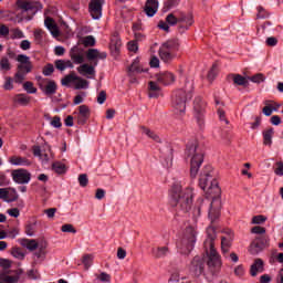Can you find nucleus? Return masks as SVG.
Segmentation results:
<instances>
[{"label":"nucleus","instance_id":"nucleus-27","mask_svg":"<svg viewBox=\"0 0 283 283\" xmlns=\"http://www.w3.org/2000/svg\"><path fill=\"white\" fill-rule=\"evenodd\" d=\"M151 253L154 258H157V259L166 258V255H169V248L167 247L153 248Z\"/></svg>","mask_w":283,"mask_h":283},{"label":"nucleus","instance_id":"nucleus-13","mask_svg":"<svg viewBox=\"0 0 283 283\" xmlns=\"http://www.w3.org/2000/svg\"><path fill=\"white\" fill-rule=\"evenodd\" d=\"M233 232L231 230H224L223 235L221 237V251L223 255L227 258L229 254V249H231V244L233 243Z\"/></svg>","mask_w":283,"mask_h":283},{"label":"nucleus","instance_id":"nucleus-57","mask_svg":"<svg viewBox=\"0 0 283 283\" xmlns=\"http://www.w3.org/2000/svg\"><path fill=\"white\" fill-rule=\"evenodd\" d=\"M78 182L82 187H87V182H90V180L87 179V175L86 174L80 175Z\"/></svg>","mask_w":283,"mask_h":283},{"label":"nucleus","instance_id":"nucleus-15","mask_svg":"<svg viewBox=\"0 0 283 283\" xmlns=\"http://www.w3.org/2000/svg\"><path fill=\"white\" fill-rule=\"evenodd\" d=\"M32 72V64L18 65V71L14 74V83L21 85L25 81V76Z\"/></svg>","mask_w":283,"mask_h":283},{"label":"nucleus","instance_id":"nucleus-59","mask_svg":"<svg viewBox=\"0 0 283 283\" xmlns=\"http://www.w3.org/2000/svg\"><path fill=\"white\" fill-rule=\"evenodd\" d=\"M105 101H107V93H105V91H101L97 96V103L99 105H103V103H105Z\"/></svg>","mask_w":283,"mask_h":283},{"label":"nucleus","instance_id":"nucleus-36","mask_svg":"<svg viewBox=\"0 0 283 283\" xmlns=\"http://www.w3.org/2000/svg\"><path fill=\"white\" fill-rule=\"evenodd\" d=\"M0 70L2 72H10L12 70V65L10 64V60L8 57H2L0 61Z\"/></svg>","mask_w":283,"mask_h":283},{"label":"nucleus","instance_id":"nucleus-61","mask_svg":"<svg viewBox=\"0 0 283 283\" xmlns=\"http://www.w3.org/2000/svg\"><path fill=\"white\" fill-rule=\"evenodd\" d=\"M97 280H99L101 282H111L112 276L105 272H102L98 276Z\"/></svg>","mask_w":283,"mask_h":283},{"label":"nucleus","instance_id":"nucleus-47","mask_svg":"<svg viewBox=\"0 0 283 283\" xmlns=\"http://www.w3.org/2000/svg\"><path fill=\"white\" fill-rule=\"evenodd\" d=\"M23 90H25L28 94H36V87H34V84L32 82H25L23 84Z\"/></svg>","mask_w":283,"mask_h":283},{"label":"nucleus","instance_id":"nucleus-51","mask_svg":"<svg viewBox=\"0 0 283 283\" xmlns=\"http://www.w3.org/2000/svg\"><path fill=\"white\" fill-rule=\"evenodd\" d=\"M179 3L180 0H167L164 6L166 10H171V8H176Z\"/></svg>","mask_w":283,"mask_h":283},{"label":"nucleus","instance_id":"nucleus-7","mask_svg":"<svg viewBox=\"0 0 283 283\" xmlns=\"http://www.w3.org/2000/svg\"><path fill=\"white\" fill-rule=\"evenodd\" d=\"M180 48V42L178 39H170L161 44L159 48V56L164 63H169L176 56Z\"/></svg>","mask_w":283,"mask_h":283},{"label":"nucleus","instance_id":"nucleus-3","mask_svg":"<svg viewBox=\"0 0 283 283\" xmlns=\"http://www.w3.org/2000/svg\"><path fill=\"white\" fill-rule=\"evenodd\" d=\"M185 158L186 160H190V177L196 178L200 167L202 166V163H205V153L198 145V140L192 139L187 143L185 149Z\"/></svg>","mask_w":283,"mask_h":283},{"label":"nucleus","instance_id":"nucleus-45","mask_svg":"<svg viewBox=\"0 0 283 283\" xmlns=\"http://www.w3.org/2000/svg\"><path fill=\"white\" fill-rule=\"evenodd\" d=\"M11 39H25V34L21 29H11Z\"/></svg>","mask_w":283,"mask_h":283},{"label":"nucleus","instance_id":"nucleus-56","mask_svg":"<svg viewBox=\"0 0 283 283\" xmlns=\"http://www.w3.org/2000/svg\"><path fill=\"white\" fill-rule=\"evenodd\" d=\"M268 17H269V13H266V10H264V8H262V7H258L256 18L258 19H266Z\"/></svg>","mask_w":283,"mask_h":283},{"label":"nucleus","instance_id":"nucleus-5","mask_svg":"<svg viewBox=\"0 0 283 283\" xmlns=\"http://www.w3.org/2000/svg\"><path fill=\"white\" fill-rule=\"evenodd\" d=\"M193 98V83L186 81L185 87L178 90L172 95V107L176 114H185L187 102Z\"/></svg>","mask_w":283,"mask_h":283},{"label":"nucleus","instance_id":"nucleus-54","mask_svg":"<svg viewBox=\"0 0 283 283\" xmlns=\"http://www.w3.org/2000/svg\"><path fill=\"white\" fill-rule=\"evenodd\" d=\"M12 255H13V258H17L18 260H23V258H25V254L19 248H15L12 250Z\"/></svg>","mask_w":283,"mask_h":283},{"label":"nucleus","instance_id":"nucleus-14","mask_svg":"<svg viewBox=\"0 0 283 283\" xmlns=\"http://www.w3.org/2000/svg\"><path fill=\"white\" fill-rule=\"evenodd\" d=\"M87 61H93L94 67L98 65V61H105L107 59V52H101L98 49H88L86 52Z\"/></svg>","mask_w":283,"mask_h":283},{"label":"nucleus","instance_id":"nucleus-32","mask_svg":"<svg viewBox=\"0 0 283 283\" xmlns=\"http://www.w3.org/2000/svg\"><path fill=\"white\" fill-rule=\"evenodd\" d=\"M273 128L263 132V144L271 146L273 144Z\"/></svg>","mask_w":283,"mask_h":283},{"label":"nucleus","instance_id":"nucleus-30","mask_svg":"<svg viewBox=\"0 0 283 283\" xmlns=\"http://www.w3.org/2000/svg\"><path fill=\"white\" fill-rule=\"evenodd\" d=\"M77 72L80 74H88V76H94L96 74L94 66L90 64H82L77 67Z\"/></svg>","mask_w":283,"mask_h":283},{"label":"nucleus","instance_id":"nucleus-25","mask_svg":"<svg viewBox=\"0 0 283 283\" xmlns=\"http://www.w3.org/2000/svg\"><path fill=\"white\" fill-rule=\"evenodd\" d=\"M123 45V42L120 41V38H118V33H114L111 39V50L115 54H118L120 52V46Z\"/></svg>","mask_w":283,"mask_h":283},{"label":"nucleus","instance_id":"nucleus-28","mask_svg":"<svg viewBox=\"0 0 283 283\" xmlns=\"http://www.w3.org/2000/svg\"><path fill=\"white\" fill-rule=\"evenodd\" d=\"M143 72H147V70L142 69L140 62L135 60L128 69V76H132L133 74H140Z\"/></svg>","mask_w":283,"mask_h":283},{"label":"nucleus","instance_id":"nucleus-38","mask_svg":"<svg viewBox=\"0 0 283 283\" xmlns=\"http://www.w3.org/2000/svg\"><path fill=\"white\" fill-rule=\"evenodd\" d=\"M84 48H94L96 45V39L93 35H87L82 40Z\"/></svg>","mask_w":283,"mask_h":283},{"label":"nucleus","instance_id":"nucleus-22","mask_svg":"<svg viewBox=\"0 0 283 283\" xmlns=\"http://www.w3.org/2000/svg\"><path fill=\"white\" fill-rule=\"evenodd\" d=\"M44 25L51 32L52 36H60L61 32L59 31V27L56 25V22H54V19L46 18L44 20Z\"/></svg>","mask_w":283,"mask_h":283},{"label":"nucleus","instance_id":"nucleus-35","mask_svg":"<svg viewBox=\"0 0 283 283\" xmlns=\"http://www.w3.org/2000/svg\"><path fill=\"white\" fill-rule=\"evenodd\" d=\"M179 23H186L188 28L193 25V15L191 13L181 14L179 18Z\"/></svg>","mask_w":283,"mask_h":283},{"label":"nucleus","instance_id":"nucleus-31","mask_svg":"<svg viewBox=\"0 0 283 283\" xmlns=\"http://www.w3.org/2000/svg\"><path fill=\"white\" fill-rule=\"evenodd\" d=\"M140 132L142 134H145L146 136H148V138H151L153 140H155V143H160V137L156 135V133H154L151 129L145 126H140Z\"/></svg>","mask_w":283,"mask_h":283},{"label":"nucleus","instance_id":"nucleus-24","mask_svg":"<svg viewBox=\"0 0 283 283\" xmlns=\"http://www.w3.org/2000/svg\"><path fill=\"white\" fill-rule=\"evenodd\" d=\"M264 272V261L262 259L254 260V263L251 265L250 273L252 277H255L258 273Z\"/></svg>","mask_w":283,"mask_h":283},{"label":"nucleus","instance_id":"nucleus-9","mask_svg":"<svg viewBox=\"0 0 283 283\" xmlns=\"http://www.w3.org/2000/svg\"><path fill=\"white\" fill-rule=\"evenodd\" d=\"M17 6L20 10L27 12V14H31V17H34L43 8L41 2L34 0H17Z\"/></svg>","mask_w":283,"mask_h":283},{"label":"nucleus","instance_id":"nucleus-17","mask_svg":"<svg viewBox=\"0 0 283 283\" xmlns=\"http://www.w3.org/2000/svg\"><path fill=\"white\" fill-rule=\"evenodd\" d=\"M269 244V240H266V237H260L256 238L250 245V253L251 255H258L264 247Z\"/></svg>","mask_w":283,"mask_h":283},{"label":"nucleus","instance_id":"nucleus-50","mask_svg":"<svg viewBox=\"0 0 283 283\" xmlns=\"http://www.w3.org/2000/svg\"><path fill=\"white\" fill-rule=\"evenodd\" d=\"M61 231L63 233H76V229L70 223L62 226Z\"/></svg>","mask_w":283,"mask_h":283},{"label":"nucleus","instance_id":"nucleus-39","mask_svg":"<svg viewBox=\"0 0 283 283\" xmlns=\"http://www.w3.org/2000/svg\"><path fill=\"white\" fill-rule=\"evenodd\" d=\"M14 101L20 105H28V103H30V97L25 94H17Z\"/></svg>","mask_w":283,"mask_h":283},{"label":"nucleus","instance_id":"nucleus-10","mask_svg":"<svg viewBox=\"0 0 283 283\" xmlns=\"http://www.w3.org/2000/svg\"><path fill=\"white\" fill-rule=\"evenodd\" d=\"M207 107V103L200 98L197 97L193 102V109H195V116L197 118V123L199 127H202L205 125V109Z\"/></svg>","mask_w":283,"mask_h":283},{"label":"nucleus","instance_id":"nucleus-6","mask_svg":"<svg viewBox=\"0 0 283 283\" xmlns=\"http://www.w3.org/2000/svg\"><path fill=\"white\" fill-rule=\"evenodd\" d=\"M198 231H196V228L191 226L186 228L182 238L177 242V249L181 255H189L193 251Z\"/></svg>","mask_w":283,"mask_h":283},{"label":"nucleus","instance_id":"nucleus-29","mask_svg":"<svg viewBox=\"0 0 283 283\" xmlns=\"http://www.w3.org/2000/svg\"><path fill=\"white\" fill-rule=\"evenodd\" d=\"M148 96L149 98H158V92H160V86L154 81L148 83Z\"/></svg>","mask_w":283,"mask_h":283},{"label":"nucleus","instance_id":"nucleus-42","mask_svg":"<svg viewBox=\"0 0 283 283\" xmlns=\"http://www.w3.org/2000/svg\"><path fill=\"white\" fill-rule=\"evenodd\" d=\"M217 76H218V65L213 64L211 70L208 72V81L212 83V81H216Z\"/></svg>","mask_w":283,"mask_h":283},{"label":"nucleus","instance_id":"nucleus-49","mask_svg":"<svg viewBox=\"0 0 283 283\" xmlns=\"http://www.w3.org/2000/svg\"><path fill=\"white\" fill-rule=\"evenodd\" d=\"M166 22L168 23V25H176V23L180 22V19L176 18L174 13H169L166 17Z\"/></svg>","mask_w":283,"mask_h":283},{"label":"nucleus","instance_id":"nucleus-53","mask_svg":"<svg viewBox=\"0 0 283 283\" xmlns=\"http://www.w3.org/2000/svg\"><path fill=\"white\" fill-rule=\"evenodd\" d=\"M43 74L44 76H52V74H54V65L48 64L46 66H44Z\"/></svg>","mask_w":283,"mask_h":283},{"label":"nucleus","instance_id":"nucleus-40","mask_svg":"<svg viewBox=\"0 0 283 283\" xmlns=\"http://www.w3.org/2000/svg\"><path fill=\"white\" fill-rule=\"evenodd\" d=\"M13 83H14V77L13 78L10 76L4 77L3 90H6L7 92L14 90Z\"/></svg>","mask_w":283,"mask_h":283},{"label":"nucleus","instance_id":"nucleus-58","mask_svg":"<svg viewBox=\"0 0 283 283\" xmlns=\"http://www.w3.org/2000/svg\"><path fill=\"white\" fill-rule=\"evenodd\" d=\"M51 125H52V127H55L56 129H59V127H62L63 124L61 123V117L54 116L53 119L51 120Z\"/></svg>","mask_w":283,"mask_h":283},{"label":"nucleus","instance_id":"nucleus-43","mask_svg":"<svg viewBox=\"0 0 283 283\" xmlns=\"http://www.w3.org/2000/svg\"><path fill=\"white\" fill-rule=\"evenodd\" d=\"M172 163H174V153L171 149H168V156L165 157V161L163 163V165H164V167L169 169V167H171Z\"/></svg>","mask_w":283,"mask_h":283},{"label":"nucleus","instance_id":"nucleus-4","mask_svg":"<svg viewBox=\"0 0 283 283\" xmlns=\"http://www.w3.org/2000/svg\"><path fill=\"white\" fill-rule=\"evenodd\" d=\"M199 187L210 196V198H218L220 196V186L216 179V171L211 166H206L199 177Z\"/></svg>","mask_w":283,"mask_h":283},{"label":"nucleus","instance_id":"nucleus-18","mask_svg":"<svg viewBox=\"0 0 283 283\" xmlns=\"http://www.w3.org/2000/svg\"><path fill=\"white\" fill-rule=\"evenodd\" d=\"M70 56L74 63L81 64L85 63V56L83 55V50L78 46H73L70 51Z\"/></svg>","mask_w":283,"mask_h":283},{"label":"nucleus","instance_id":"nucleus-48","mask_svg":"<svg viewBox=\"0 0 283 283\" xmlns=\"http://www.w3.org/2000/svg\"><path fill=\"white\" fill-rule=\"evenodd\" d=\"M17 61L20 63L19 65H32L28 55L20 54L18 55Z\"/></svg>","mask_w":283,"mask_h":283},{"label":"nucleus","instance_id":"nucleus-37","mask_svg":"<svg viewBox=\"0 0 283 283\" xmlns=\"http://www.w3.org/2000/svg\"><path fill=\"white\" fill-rule=\"evenodd\" d=\"M76 73L75 72H71L69 75L64 76V78H62V85L67 86L70 85V83H74V81H76Z\"/></svg>","mask_w":283,"mask_h":283},{"label":"nucleus","instance_id":"nucleus-26","mask_svg":"<svg viewBox=\"0 0 283 283\" xmlns=\"http://www.w3.org/2000/svg\"><path fill=\"white\" fill-rule=\"evenodd\" d=\"M229 78H232L234 85H240L242 87L249 86V80L240 74H230Z\"/></svg>","mask_w":283,"mask_h":283},{"label":"nucleus","instance_id":"nucleus-52","mask_svg":"<svg viewBox=\"0 0 283 283\" xmlns=\"http://www.w3.org/2000/svg\"><path fill=\"white\" fill-rule=\"evenodd\" d=\"M249 80L252 82V83H263L264 81V75L262 73H258L251 77H249Z\"/></svg>","mask_w":283,"mask_h":283},{"label":"nucleus","instance_id":"nucleus-41","mask_svg":"<svg viewBox=\"0 0 283 283\" xmlns=\"http://www.w3.org/2000/svg\"><path fill=\"white\" fill-rule=\"evenodd\" d=\"M34 39H35V42L41 44L43 43V39H45V31L41 30V29H36L34 31Z\"/></svg>","mask_w":283,"mask_h":283},{"label":"nucleus","instance_id":"nucleus-60","mask_svg":"<svg viewBox=\"0 0 283 283\" xmlns=\"http://www.w3.org/2000/svg\"><path fill=\"white\" fill-rule=\"evenodd\" d=\"M55 67L56 70H59L60 72H64L65 69V60H56L55 61Z\"/></svg>","mask_w":283,"mask_h":283},{"label":"nucleus","instance_id":"nucleus-8","mask_svg":"<svg viewBox=\"0 0 283 283\" xmlns=\"http://www.w3.org/2000/svg\"><path fill=\"white\" fill-rule=\"evenodd\" d=\"M21 244L22 247H27L29 251H36V249H39V251L34 253L38 260L45 258V249L48 247V243H45L44 241L39 243L34 239H23L21 241Z\"/></svg>","mask_w":283,"mask_h":283},{"label":"nucleus","instance_id":"nucleus-33","mask_svg":"<svg viewBox=\"0 0 283 283\" xmlns=\"http://www.w3.org/2000/svg\"><path fill=\"white\" fill-rule=\"evenodd\" d=\"M87 87H90V82L76 75L75 90H87Z\"/></svg>","mask_w":283,"mask_h":283},{"label":"nucleus","instance_id":"nucleus-34","mask_svg":"<svg viewBox=\"0 0 283 283\" xmlns=\"http://www.w3.org/2000/svg\"><path fill=\"white\" fill-rule=\"evenodd\" d=\"M52 169H53V171H55V174H65V171H67L65 164H63L61 161L53 163Z\"/></svg>","mask_w":283,"mask_h":283},{"label":"nucleus","instance_id":"nucleus-23","mask_svg":"<svg viewBox=\"0 0 283 283\" xmlns=\"http://www.w3.org/2000/svg\"><path fill=\"white\" fill-rule=\"evenodd\" d=\"M9 163H11V165H15L18 167H30V165H32V163H30V159H28L25 157H21V156L10 157Z\"/></svg>","mask_w":283,"mask_h":283},{"label":"nucleus","instance_id":"nucleus-2","mask_svg":"<svg viewBox=\"0 0 283 283\" xmlns=\"http://www.w3.org/2000/svg\"><path fill=\"white\" fill-rule=\"evenodd\" d=\"M170 205L171 207H175L178 216L188 213L193 205V189H182V186L174 185Z\"/></svg>","mask_w":283,"mask_h":283},{"label":"nucleus","instance_id":"nucleus-21","mask_svg":"<svg viewBox=\"0 0 283 283\" xmlns=\"http://www.w3.org/2000/svg\"><path fill=\"white\" fill-rule=\"evenodd\" d=\"M144 10L147 17H154L158 12V0H147Z\"/></svg>","mask_w":283,"mask_h":283},{"label":"nucleus","instance_id":"nucleus-12","mask_svg":"<svg viewBox=\"0 0 283 283\" xmlns=\"http://www.w3.org/2000/svg\"><path fill=\"white\" fill-rule=\"evenodd\" d=\"M12 179L18 185H28L32 180V175L27 169L20 168L12 171Z\"/></svg>","mask_w":283,"mask_h":283},{"label":"nucleus","instance_id":"nucleus-44","mask_svg":"<svg viewBox=\"0 0 283 283\" xmlns=\"http://www.w3.org/2000/svg\"><path fill=\"white\" fill-rule=\"evenodd\" d=\"M36 231V222H29L25 227V233L27 235H34V232Z\"/></svg>","mask_w":283,"mask_h":283},{"label":"nucleus","instance_id":"nucleus-64","mask_svg":"<svg viewBox=\"0 0 283 283\" xmlns=\"http://www.w3.org/2000/svg\"><path fill=\"white\" fill-rule=\"evenodd\" d=\"M0 283H17V280L13 276L7 275L0 281Z\"/></svg>","mask_w":283,"mask_h":283},{"label":"nucleus","instance_id":"nucleus-63","mask_svg":"<svg viewBox=\"0 0 283 283\" xmlns=\"http://www.w3.org/2000/svg\"><path fill=\"white\" fill-rule=\"evenodd\" d=\"M129 52H138V43L136 41L128 42Z\"/></svg>","mask_w":283,"mask_h":283},{"label":"nucleus","instance_id":"nucleus-20","mask_svg":"<svg viewBox=\"0 0 283 283\" xmlns=\"http://www.w3.org/2000/svg\"><path fill=\"white\" fill-rule=\"evenodd\" d=\"M88 9L93 19H101L103 17V4L91 1Z\"/></svg>","mask_w":283,"mask_h":283},{"label":"nucleus","instance_id":"nucleus-11","mask_svg":"<svg viewBox=\"0 0 283 283\" xmlns=\"http://www.w3.org/2000/svg\"><path fill=\"white\" fill-rule=\"evenodd\" d=\"M39 87L45 94V96H53V94H56V90H59L56 82L41 77L39 82Z\"/></svg>","mask_w":283,"mask_h":283},{"label":"nucleus","instance_id":"nucleus-1","mask_svg":"<svg viewBox=\"0 0 283 283\" xmlns=\"http://www.w3.org/2000/svg\"><path fill=\"white\" fill-rule=\"evenodd\" d=\"M209 220L211 224L207 228V238L203 241V251L206 256L196 255L189 265V272L193 277H200V275H207L205 273V263L207 262L208 271L211 275H216L220 272L222 266V261L220 260V254L216 250V239L218 238L216 231V221L220 218V210L213 208V203L210 205Z\"/></svg>","mask_w":283,"mask_h":283},{"label":"nucleus","instance_id":"nucleus-62","mask_svg":"<svg viewBox=\"0 0 283 283\" xmlns=\"http://www.w3.org/2000/svg\"><path fill=\"white\" fill-rule=\"evenodd\" d=\"M253 224H262L263 222H266V219L264 216H255L252 218Z\"/></svg>","mask_w":283,"mask_h":283},{"label":"nucleus","instance_id":"nucleus-55","mask_svg":"<svg viewBox=\"0 0 283 283\" xmlns=\"http://www.w3.org/2000/svg\"><path fill=\"white\" fill-rule=\"evenodd\" d=\"M277 107H280V105H276V107H274V108L271 105H268L263 108V114L265 116H271V114H273V109H274V112H277Z\"/></svg>","mask_w":283,"mask_h":283},{"label":"nucleus","instance_id":"nucleus-16","mask_svg":"<svg viewBox=\"0 0 283 283\" xmlns=\"http://www.w3.org/2000/svg\"><path fill=\"white\" fill-rule=\"evenodd\" d=\"M76 120L80 125H87V120H90L91 112L87 105L78 106V111L75 112Z\"/></svg>","mask_w":283,"mask_h":283},{"label":"nucleus","instance_id":"nucleus-19","mask_svg":"<svg viewBox=\"0 0 283 283\" xmlns=\"http://www.w3.org/2000/svg\"><path fill=\"white\" fill-rule=\"evenodd\" d=\"M157 82L161 85H171L176 81V76L170 72H165L156 75Z\"/></svg>","mask_w":283,"mask_h":283},{"label":"nucleus","instance_id":"nucleus-46","mask_svg":"<svg viewBox=\"0 0 283 283\" xmlns=\"http://www.w3.org/2000/svg\"><path fill=\"white\" fill-rule=\"evenodd\" d=\"M83 264H84V269H90V266H92V263L94 262V258L91 254H86L83 256L82 260Z\"/></svg>","mask_w":283,"mask_h":283}]
</instances>
